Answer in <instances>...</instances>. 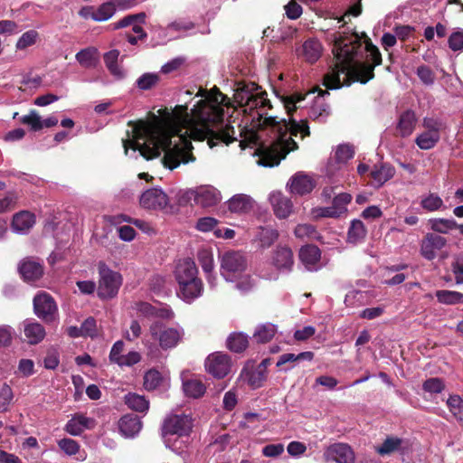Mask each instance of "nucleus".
<instances>
[{
    "label": "nucleus",
    "mask_w": 463,
    "mask_h": 463,
    "mask_svg": "<svg viewBox=\"0 0 463 463\" xmlns=\"http://www.w3.org/2000/svg\"><path fill=\"white\" fill-rule=\"evenodd\" d=\"M354 155V148L349 144H341L337 146L335 151V159L339 164H345L348 160L353 158Z\"/></svg>",
    "instance_id": "09e8293b"
},
{
    "label": "nucleus",
    "mask_w": 463,
    "mask_h": 463,
    "mask_svg": "<svg viewBox=\"0 0 463 463\" xmlns=\"http://www.w3.org/2000/svg\"><path fill=\"white\" fill-rule=\"evenodd\" d=\"M192 419L187 415L182 414L168 416L165 420L162 428V436L165 446L174 451L179 449L180 447L175 445V440L172 442V438L174 436H188L192 430Z\"/></svg>",
    "instance_id": "0eeeda50"
},
{
    "label": "nucleus",
    "mask_w": 463,
    "mask_h": 463,
    "mask_svg": "<svg viewBox=\"0 0 463 463\" xmlns=\"http://www.w3.org/2000/svg\"><path fill=\"white\" fill-rule=\"evenodd\" d=\"M248 344V336L242 333H232L227 338V347L234 353L244 351Z\"/></svg>",
    "instance_id": "c9c22d12"
},
{
    "label": "nucleus",
    "mask_w": 463,
    "mask_h": 463,
    "mask_svg": "<svg viewBox=\"0 0 463 463\" xmlns=\"http://www.w3.org/2000/svg\"><path fill=\"white\" fill-rule=\"evenodd\" d=\"M447 240L438 234L428 233L420 243V254L428 260H432L437 256V251L446 245Z\"/></svg>",
    "instance_id": "2eb2a0df"
},
{
    "label": "nucleus",
    "mask_w": 463,
    "mask_h": 463,
    "mask_svg": "<svg viewBox=\"0 0 463 463\" xmlns=\"http://www.w3.org/2000/svg\"><path fill=\"white\" fill-rule=\"evenodd\" d=\"M99 269V287L98 295L100 298L109 299L117 296L120 286L122 285V276L120 273L109 269L104 262L98 264Z\"/></svg>",
    "instance_id": "1a4fd4ad"
},
{
    "label": "nucleus",
    "mask_w": 463,
    "mask_h": 463,
    "mask_svg": "<svg viewBox=\"0 0 463 463\" xmlns=\"http://www.w3.org/2000/svg\"><path fill=\"white\" fill-rule=\"evenodd\" d=\"M124 400L129 409L138 412H146L149 408V402L145 396L137 393H128Z\"/></svg>",
    "instance_id": "7c9ffc66"
},
{
    "label": "nucleus",
    "mask_w": 463,
    "mask_h": 463,
    "mask_svg": "<svg viewBox=\"0 0 463 463\" xmlns=\"http://www.w3.org/2000/svg\"><path fill=\"white\" fill-rule=\"evenodd\" d=\"M241 377L251 388H260L266 380L265 366L258 365L256 368H246L242 370Z\"/></svg>",
    "instance_id": "cd10ccee"
},
{
    "label": "nucleus",
    "mask_w": 463,
    "mask_h": 463,
    "mask_svg": "<svg viewBox=\"0 0 463 463\" xmlns=\"http://www.w3.org/2000/svg\"><path fill=\"white\" fill-rule=\"evenodd\" d=\"M270 264L274 267L273 270L262 269L260 277L268 280H277L279 274L289 273L294 266L293 252L287 246H278L271 256Z\"/></svg>",
    "instance_id": "6e6552de"
},
{
    "label": "nucleus",
    "mask_w": 463,
    "mask_h": 463,
    "mask_svg": "<svg viewBox=\"0 0 463 463\" xmlns=\"http://www.w3.org/2000/svg\"><path fill=\"white\" fill-rule=\"evenodd\" d=\"M279 236L278 230L267 226L259 228L256 238L262 248H269L279 239Z\"/></svg>",
    "instance_id": "c756f323"
},
{
    "label": "nucleus",
    "mask_w": 463,
    "mask_h": 463,
    "mask_svg": "<svg viewBox=\"0 0 463 463\" xmlns=\"http://www.w3.org/2000/svg\"><path fill=\"white\" fill-rule=\"evenodd\" d=\"M116 12V7L112 1H109L95 8V21L104 22L111 18Z\"/></svg>",
    "instance_id": "c03bdc74"
},
{
    "label": "nucleus",
    "mask_w": 463,
    "mask_h": 463,
    "mask_svg": "<svg viewBox=\"0 0 463 463\" xmlns=\"http://www.w3.org/2000/svg\"><path fill=\"white\" fill-rule=\"evenodd\" d=\"M204 366L206 371L215 378H224L231 371V357L224 353L215 352L207 356Z\"/></svg>",
    "instance_id": "9b49d317"
},
{
    "label": "nucleus",
    "mask_w": 463,
    "mask_h": 463,
    "mask_svg": "<svg viewBox=\"0 0 463 463\" xmlns=\"http://www.w3.org/2000/svg\"><path fill=\"white\" fill-rule=\"evenodd\" d=\"M175 278L178 285L177 296L186 303H192L203 292V284L198 277L195 262L186 258L181 260L175 267Z\"/></svg>",
    "instance_id": "39448f33"
},
{
    "label": "nucleus",
    "mask_w": 463,
    "mask_h": 463,
    "mask_svg": "<svg viewBox=\"0 0 463 463\" xmlns=\"http://www.w3.org/2000/svg\"><path fill=\"white\" fill-rule=\"evenodd\" d=\"M35 223V216L28 211L15 213L12 220V231L17 234H26Z\"/></svg>",
    "instance_id": "412c9836"
},
{
    "label": "nucleus",
    "mask_w": 463,
    "mask_h": 463,
    "mask_svg": "<svg viewBox=\"0 0 463 463\" xmlns=\"http://www.w3.org/2000/svg\"><path fill=\"white\" fill-rule=\"evenodd\" d=\"M154 317L169 321L175 317V313L167 305H157L156 306Z\"/></svg>",
    "instance_id": "338daca9"
},
{
    "label": "nucleus",
    "mask_w": 463,
    "mask_h": 463,
    "mask_svg": "<svg viewBox=\"0 0 463 463\" xmlns=\"http://www.w3.org/2000/svg\"><path fill=\"white\" fill-rule=\"evenodd\" d=\"M24 333L27 343L30 345L39 344L46 335L43 326L33 320L24 322Z\"/></svg>",
    "instance_id": "bb28decb"
},
{
    "label": "nucleus",
    "mask_w": 463,
    "mask_h": 463,
    "mask_svg": "<svg viewBox=\"0 0 463 463\" xmlns=\"http://www.w3.org/2000/svg\"><path fill=\"white\" fill-rule=\"evenodd\" d=\"M17 373L22 377H30L35 373L34 362L31 359H21L17 366Z\"/></svg>",
    "instance_id": "bf43d9fd"
},
{
    "label": "nucleus",
    "mask_w": 463,
    "mask_h": 463,
    "mask_svg": "<svg viewBox=\"0 0 463 463\" xmlns=\"http://www.w3.org/2000/svg\"><path fill=\"white\" fill-rule=\"evenodd\" d=\"M142 422L140 419L133 414L123 416L118 421L120 433L126 438H133L141 430Z\"/></svg>",
    "instance_id": "393cba45"
},
{
    "label": "nucleus",
    "mask_w": 463,
    "mask_h": 463,
    "mask_svg": "<svg viewBox=\"0 0 463 463\" xmlns=\"http://www.w3.org/2000/svg\"><path fill=\"white\" fill-rule=\"evenodd\" d=\"M304 100V97L299 93H294L292 95L285 96L282 99L284 108L288 115L298 109L301 108V103Z\"/></svg>",
    "instance_id": "5fc2aeb1"
},
{
    "label": "nucleus",
    "mask_w": 463,
    "mask_h": 463,
    "mask_svg": "<svg viewBox=\"0 0 463 463\" xmlns=\"http://www.w3.org/2000/svg\"><path fill=\"white\" fill-rule=\"evenodd\" d=\"M444 382L438 377L429 378L422 384V389L424 390V392L430 394L440 393L444 390Z\"/></svg>",
    "instance_id": "6e6d98bb"
},
{
    "label": "nucleus",
    "mask_w": 463,
    "mask_h": 463,
    "mask_svg": "<svg viewBox=\"0 0 463 463\" xmlns=\"http://www.w3.org/2000/svg\"><path fill=\"white\" fill-rule=\"evenodd\" d=\"M142 334V326L137 320H132L129 326V330L126 331L124 337L129 341L134 342Z\"/></svg>",
    "instance_id": "69168bd1"
},
{
    "label": "nucleus",
    "mask_w": 463,
    "mask_h": 463,
    "mask_svg": "<svg viewBox=\"0 0 463 463\" xmlns=\"http://www.w3.org/2000/svg\"><path fill=\"white\" fill-rule=\"evenodd\" d=\"M366 235L364 224L360 220H353L347 233L349 242L356 244L362 241Z\"/></svg>",
    "instance_id": "f704fd0d"
},
{
    "label": "nucleus",
    "mask_w": 463,
    "mask_h": 463,
    "mask_svg": "<svg viewBox=\"0 0 463 463\" xmlns=\"http://www.w3.org/2000/svg\"><path fill=\"white\" fill-rule=\"evenodd\" d=\"M159 80V75L157 73L146 72L142 74L137 80V86L142 90H147L155 87Z\"/></svg>",
    "instance_id": "603ef678"
},
{
    "label": "nucleus",
    "mask_w": 463,
    "mask_h": 463,
    "mask_svg": "<svg viewBox=\"0 0 463 463\" xmlns=\"http://www.w3.org/2000/svg\"><path fill=\"white\" fill-rule=\"evenodd\" d=\"M196 96L202 99L190 112L187 106L180 105L162 118L153 116L150 120L129 122L131 129L123 139L125 154L152 159L163 151V165L174 170L195 160L191 139H207L211 147L219 142L229 145L237 140L234 127L223 120L224 109L231 106L229 99L216 88L199 90Z\"/></svg>",
    "instance_id": "f257e3e1"
},
{
    "label": "nucleus",
    "mask_w": 463,
    "mask_h": 463,
    "mask_svg": "<svg viewBox=\"0 0 463 463\" xmlns=\"http://www.w3.org/2000/svg\"><path fill=\"white\" fill-rule=\"evenodd\" d=\"M365 293L361 290L353 289L349 291L345 298V304L346 307H356L364 304Z\"/></svg>",
    "instance_id": "4d7b16f0"
},
{
    "label": "nucleus",
    "mask_w": 463,
    "mask_h": 463,
    "mask_svg": "<svg viewBox=\"0 0 463 463\" xmlns=\"http://www.w3.org/2000/svg\"><path fill=\"white\" fill-rule=\"evenodd\" d=\"M322 52V43L316 38H310L302 44L299 55L307 62L314 63L321 57Z\"/></svg>",
    "instance_id": "b1692460"
},
{
    "label": "nucleus",
    "mask_w": 463,
    "mask_h": 463,
    "mask_svg": "<svg viewBox=\"0 0 463 463\" xmlns=\"http://www.w3.org/2000/svg\"><path fill=\"white\" fill-rule=\"evenodd\" d=\"M234 100L245 114L246 124H250V129L246 130L243 139L240 140L242 149L246 146L258 145L260 136L254 129L270 128L273 139L270 144L261 146L259 165L263 166L278 165L290 151L296 150L298 145L292 137L303 138L309 136V127L306 120L299 121L292 117L278 120L276 117H268L267 111L271 105L267 99V93L254 82L239 86L234 93Z\"/></svg>",
    "instance_id": "f03ea898"
},
{
    "label": "nucleus",
    "mask_w": 463,
    "mask_h": 463,
    "mask_svg": "<svg viewBox=\"0 0 463 463\" xmlns=\"http://www.w3.org/2000/svg\"><path fill=\"white\" fill-rule=\"evenodd\" d=\"M277 332V326L273 324L267 323L259 326L253 334V338L258 343H267L270 341Z\"/></svg>",
    "instance_id": "4c0bfd02"
},
{
    "label": "nucleus",
    "mask_w": 463,
    "mask_h": 463,
    "mask_svg": "<svg viewBox=\"0 0 463 463\" xmlns=\"http://www.w3.org/2000/svg\"><path fill=\"white\" fill-rule=\"evenodd\" d=\"M95 426L96 420L93 418L76 413L67 421L64 430L71 436H79L84 430L94 429Z\"/></svg>",
    "instance_id": "dca6fc26"
},
{
    "label": "nucleus",
    "mask_w": 463,
    "mask_h": 463,
    "mask_svg": "<svg viewBox=\"0 0 463 463\" xmlns=\"http://www.w3.org/2000/svg\"><path fill=\"white\" fill-rule=\"evenodd\" d=\"M183 390L186 396L196 399L204 394L206 387L202 381L190 379L183 383Z\"/></svg>",
    "instance_id": "473e14b6"
},
{
    "label": "nucleus",
    "mask_w": 463,
    "mask_h": 463,
    "mask_svg": "<svg viewBox=\"0 0 463 463\" xmlns=\"http://www.w3.org/2000/svg\"><path fill=\"white\" fill-rule=\"evenodd\" d=\"M139 203L144 209L159 211L169 204V198L161 188L152 187L142 193Z\"/></svg>",
    "instance_id": "f8f14e48"
},
{
    "label": "nucleus",
    "mask_w": 463,
    "mask_h": 463,
    "mask_svg": "<svg viewBox=\"0 0 463 463\" xmlns=\"http://www.w3.org/2000/svg\"><path fill=\"white\" fill-rule=\"evenodd\" d=\"M145 16L146 15H145L144 13H140V14H137L127 15L124 18H122L119 21H118L117 23H115L113 24V27H114V29H119V28L128 27L129 25H133L134 26V24H136L135 22L137 21V20L140 21V22H144Z\"/></svg>",
    "instance_id": "680f3d73"
},
{
    "label": "nucleus",
    "mask_w": 463,
    "mask_h": 463,
    "mask_svg": "<svg viewBox=\"0 0 463 463\" xmlns=\"http://www.w3.org/2000/svg\"><path fill=\"white\" fill-rule=\"evenodd\" d=\"M222 197L221 192L212 185H201L194 189L181 191L179 194V203H194L203 208H209L217 205Z\"/></svg>",
    "instance_id": "423d86ee"
},
{
    "label": "nucleus",
    "mask_w": 463,
    "mask_h": 463,
    "mask_svg": "<svg viewBox=\"0 0 463 463\" xmlns=\"http://www.w3.org/2000/svg\"><path fill=\"white\" fill-rule=\"evenodd\" d=\"M294 234L300 240L319 241L320 235L317 229L308 223L298 224L294 230Z\"/></svg>",
    "instance_id": "58836bf2"
},
{
    "label": "nucleus",
    "mask_w": 463,
    "mask_h": 463,
    "mask_svg": "<svg viewBox=\"0 0 463 463\" xmlns=\"http://www.w3.org/2000/svg\"><path fill=\"white\" fill-rule=\"evenodd\" d=\"M324 458L326 462L354 463V453L352 448L345 443H334L326 449Z\"/></svg>",
    "instance_id": "4468645a"
},
{
    "label": "nucleus",
    "mask_w": 463,
    "mask_h": 463,
    "mask_svg": "<svg viewBox=\"0 0 463 463\" xmlns=\"http://www.w3.org/2000/svg\"><path fill=\"white\" fill-rule=\"evenodd\" d=\"M284 452L282 443L269 444L262 448L261 453L267 458H278Z\"/></svg>",
    "instance_id": "0e129e2a"
},
{
    "label": "nucleus",
    "mask_w": 463,
    "mask_h": 463,
    "mask_svg": "<svg viewBox=\"0 0 463 463\" xmlns=\"http://www.w3.org/2000/svg\"><path fill=\"white\" fill-rule=\"evenodd\" d=\"M140 360H141V355L138 352L130 351L127 354H123L119 358L118 362L116 364H118L120 367H124V366L130 367V366H133V365L138 364L140 362Z\"/></svg>",
    "instance_id": "052dcab7"
},
{
    "label": "nucleus",
    "mask_w": 463,
    "mask_h": 463,
    "mask_svg": "<svg viewBox=\"0 0 463 463\" xmlns=\"http://www.w3.org/2000/svg\"><path fill=\"white\" fill-rule=\"evenodd\" d=\"M58 446L68 456H73L80 450L79 443L72 439H61L58 441Z\"/></svg>",
    "instance_id": "13d9d810"
},
{
    "label": "nucleus",
    "mask_w": 463,
    "mask_h": 463,
    "mask_svg": "<svg viewBox=\"0 0 463 463\" xmlns=\"http://www.w3.org/2000/svg\"><path fill=\"white\" fill-rule=\"evenodd\" d=\"M440 139V133L423 131L415 138L416 145L422 150L433 148Z\"/></svg>",
    "instance_id": "2f4dec72"
},
{
    "label": "nucleus",
    "mask_w": 463,
    "mask_h": 463,
    "mask_svg": "<svg viewBox=\"0 0 463 463\" xmlns=\"http://www.w3.org/2000/svg\"><path fill=\"white\" fill-rule=\"evenodd\" d=\"M308 115L312 119L324 121L329 115L328 105L321 97H318L309 109Z\"/></svg>",
    "instance_id": "72a5a7b5"
},
{
    "label": "nucleus",
    "mask_w": 463,
    "mask_h": 463,
    "mask_svg": "<svg viewBox=\"0 0 463 463\" xmlns=\"http://www.w3.org/2000/svg\"><path fill=\"white\" fill-rule=\"evenodd\" d=\"M403 440L396 437L387 438L381 447L376 449V451L381 455L391 454L394 451H398L402 449Z\"/></svg>",
    "instance_id": "37998d69"
},
{
    "label": "nucleus",
    "mask_w": 463,
    "mask_h": 463,
    "mask_svg": "<svg viewBox=\"0 0 463 463\" xmlns=\"http://www.w3.org/2000/svg\"><path fill=\"white\" fill-rule=\"evenodd\" d=\"M420 205L428 212H434L439 210L443 206V201L438 194L430 193L422 197Z\"/></svg>",
    "instance_id": "49530a36"
},
{
    "label": "nucleus",
    "mask_w": 463,
    "mask_h": 463,
    "mask_svg": "<svg viewBox=\"0 0 463 463\" xmlns=\"http://www.w3.org/2000/svg\"><path fill=\"white\" fill-rule=\"evenodd\" d=\"M449 46L454 52L463 51V30H458L449 37Z\"/></svg>",
    "instance_id": "e2e57ef3"
},
{
    "label": "nucleus",
    "mask_w": 463,
    "mask_h": 463,
    "mask_svg": "<svg viewBox=\"0 0 463 463\" xmlns=\"http://www.w3.org/2000/svg\"><path fill=\"white\" fill-rule=\"evenodd\" d=\"M299 259L309 271L317 270L321 266V251L317 246L307 245L302 247L299 250Z\"/></svg>",
    "instance_id": "f3484780"
},
{
    "label": "nucleus",
    "mask_w": 463,
    "mask_h": 463,
    "mask_svg": "<svg viewBox=\"0 0 463 463\" xmlns=\"http://www.w3.org/2000/svg\"><path fill=\"white\" fill-rule=\"evenodd\" d=\"M417 75L426 85H431L434 82L435 76L433 71L426 65L420 66L417 69Z\"/></svg>",
    "instance_id": "774afa93"
},
{
    "label": "nucleus",
    "mask_w": 463,
    "mask_h": 463,
    "mask_svg": "<svg viewBox=\"0 0 463 463\" xmlns=\"http://www.w3.org/2000/svg\"><path fill=\"white\" fill-rule=\"evenodd\" d=\"M269 202L275 215L279 219L288 217L292 212L293 204L290 199L284 196L280 192H272L269 194Z\"/></svg>",
    "instance_id": "6ab92c4d"
},
{
    "label": "nucleus",
    "mask_w": 463,
    "mask_h": 463,
    "mask_svg": "<svg viewBox=\"0 0 463 463\" xmlns=\"http://www.w3.org/2000/svg\"><path fill=\"white\" fill-rule=\"evenodd\" d=\"M39 38V33L35 30H29L24 33L17 40L15 48L17 50H24L34 45Z\"/></svg>",
    "instance_id": "a18cd8bd"
},
{
    "label": "nucleus",
    "mask_w": 463,
    "mask_h": 463,
    "mask_svg": "<svg viewBox=\"0 0 463 463\" xmlns=\"http://www.w3.org/2000/svg\"><path fill=\"white\" fill-rule=\"evenodd\" d=\"M430 223L434 232L444 234L458 227L457 222L453 219L436 218L430 220Z\"/></svg>",
    "instance_id": "ea45409f"
},
{
    "label": "nucleus",
    "mask_w": 463,
    "mask_h": 463,
    "mask_svg": "<svg viewBox=\"0 0 463 463\" xmlns=\"http://www.w3.org/2000/svg\"><path fill=\"white\" fill-rule=\"evenodd\" d=\"M162 375L157 370L151 369L144 375V387L147 391L156 389L162 383Z\"/></svg>",
    "instance_id": "8fccbe9b"
},
{
    "label": "nucleus",
    "mask_w": 463,
    "mask_h": 463,
    "mask_svg": "<svg viewBox=\"0 0 463 463\" xmlns=\"http://www.w3.org/2000/svg\"><path fill=\"white\" fill-rule=\"evenodd\" d=\"M35 315L45 322H52L57 314V306L53 298L47 293H41L33 298Z\"/></svg>",
    "instance_id": "ddd939ff"
},
{
    "label": "nucleus",
    "mask_w": 463,
    "mask_h": 463,
    "mask_svg": "<svg viewBox=\"0 0 463 463\" xmlns=\"http://www.w3.org/2000/svg\"><path fill=\"white\" fill-rule=\"evenodd\" d=\"M13 400V390L9 384L5 383L0 387V412L7 411Z\"/></svg>",
    "instance_id": "3c124183"
},
{
    "label": "nucleus",
    "mask_w": 463,
    "mask_h": 463,
    "mask_svg": "<svg viewBox=\"0 0 463 463\" xmlns=\"http://www.w3.org/2000/svg\"><path fill=\"white\" fill-rule=\"evenodd\" d=\"M417 122L418 118L413 110L407 109L403 111L400 114L396 124L398 135L402 137H410L413 133Z\"/></svg>",
    "instance_id": "aec40b11"
},
{
    "label": "nucleus",
    "mask_w": 463,
    "mask_h": 463,
    "mask_svg": "<svg viewBox=\"0 0 463 463\" xmlns=\"http://www.w3.org/2000/svg\"><path fill=\"white\" fill-rule=\"evenodd\" d=\"M18 270L24 280L27 282L39 279L43 273L42 264L33 259L23 260L18 266Z\"/></svg>",
    "instance_id": "a211bd4d"
},
{
    "label": "nucleus",
    "mask_w": 463,
    "mask_h": 463,
    "mask_svg": "<svg viewBox=\"0 0 463 463\" xmlns=\"http://www.w3.org/2000/svg\"><path fill=\"white\" fill-rule=\"evenodd\" d=\"M351 200L352 196L347 193L339 194L334 198L331 207L337 218L347 212V205Z\"/></svg>",
    "instance_id": "a19ab883"
},
{
    "label": "nucleus",
    "mask_w": 463,
    "mask_h": 463,
    "mask_svg": "<svg viewBox=\"0 0 463 463\" xmlns=\"http://www.w3.org/2000/svg\"><path fill=\"white\" fill-rule=\"evenodd\" d=\"M361 44L356 39L345 40L335 36L333 52L335 64L324 77V85L330 90L349 86L354 81L366 83L373 78L374 67L382 62V55L376 46L367 43L365 49L367 59L372 64L362 62L357 59Z\"/></svg>",
    "instance_id": "7ed1b4c3"
},
{
    "label": "nucleus",
    "mask_w": 463,
    "mask_h": 463,
    "mask_svg": "<svg viewBox=\"0 0 463 463\" xmlns=\"http://www.w3.org/2000/svg\"><path fill=\"white\" fill-rule=\"evenodd\" d=\"M150 337L158 342L162 349L175 347L184 335L181 327H167L162 322L155 321L149 326Z\"/></svg>",
    "instance_id": "9d476101"
},
{
    "label": "nucleus",
    "mask_w": 463,
    "mask_h": 463,
    "mask_svg": "<svg viewBox=\"0 0 463 463\" xmlns=\"http://www.w3.org/2000/svg\"><path fill=\"white\" fill-rule=\"evenodd\" d=\"M75 59L81 67L94 69L99 63L100 53L96 47H87L78 52Z\"/></svg>",
    "instance_id": "a878e982"
},
{
    "label": "nucleus",
    "mask_w": 463,
    "mask_h": 463,
    "mask_svg": "<svg viewBox=\"0 0 463 463\" xmlns=\"http://www.w3.org/2000/svg\"><path fill=\"white\" fill-rule=\"evenodd\" d=\"M219 261L221 276L239 292L246 294L255 288L256 281L247 272L248 260L242 252L226 251L219 257Z\"/></svg>",
    "instance_id": "20e7f679"
},
{
    "label": "nucleus",
    "mask_w": 463,
    "mask_h": 463,
    "mask_svg": "<svg viewBox=\"0 0 463 463\" xmlns=\"http://www.w3.org/2000/svg\"><path fill=\"white\" fill-rule=\"evenodd\" d=\"M435 296L438 301L444 305L463 304V293L453 290H437Z\"/></svg>",
    "instance_id": "e433bc0d"
},
{
    "label": "nucleus",
    "mask_w": 463,
    "mask_h": 463,
    "mask_svg": "<svg viewBox=\"0 0 463 463\" xmlns=\"http://www.w3.org/2000/svg\"><path fill=\"white\" fill-rule=\"evenodd\" d=\"M449 411L463 425V399L459 395H450L447 400Z\"/></svg>",
    "instance_id": "79ce46f5"
},
{
    "label": "nucleus",
    "mask_w": 463,
    "mask_h": 463,
    "mask_svg": "<svg viewBox=\"0 0 463 463\" xmlns=\"http://www.w3.org/2000/svg\"><path fill=\"white\" fill-rule=\"evenodd\" d=\"M292 194L303 195L309 194L315 187L313 179L303 173H298L291 177L288 183Z\"/></svg>",
    "instance_id": "4be33fe9"
},
{
    "label": "nucleus",
    "mask_w": 463,
    "mask_h": 463,
    "mask_svg": "<svg viewBox=\"0 0 463 463\" xmlns=\"http://www.w3.org/2000/svg\"><path fill=\"white\" fill-rule=\"evenodd\" d=\"M20 121L33 131L43 129L42 118L36 110H31L29 114L23 116Z\"/></svg>",
    "instance_id": "864d4df0"
},
{
    "label": "nucleus",
    "mask_w": 463,
    "mask_h": 463,
    "mask_svg": "<svg viewBox=\"0 0 463 463\" xmlns=\"http://www.w3.org/2000/svg\"><path fill=\"white\" fill-rule=\"evenodd\" d=\"M197 258L204 273L213 271L214 261L212 250L207 249L200 250L198 251Z\"/></svg>",
    "instance_id": "de8ad7c7"
},
{
    "label": "nucleus",
    "mask_w": 463,
    "mask_h": 463,
    "mask_svg": "<svg viewBox=\"0 0 463 463\" xmlns=\"http://www.w3.org/2000/svg\"><path fill=\"white\" fill-rule=\"evenodd\" d=\"M395 173L394 168L390 165H382L374 166L371 172V175L376 186H381L390 180Z\"/></svg>",
    "instance_id": "c85d7f7f"
},
{
    "label": "nucleus",
    "mask_w": 463,
    "mask_h": 463,
    "mask_svg": "<svg viewBox=\"0 0 463 463\" xmlns=\"http://www.w3.org/2000/svg\"><path fill=\"white\" fill-rule=\"evenodd\" d=\"M225 203L232 213H243L253 208L254 200L248 194H237L231 197Z\"/></svg>",
    "instance_id": "5701e85b"
}]
</instances>
